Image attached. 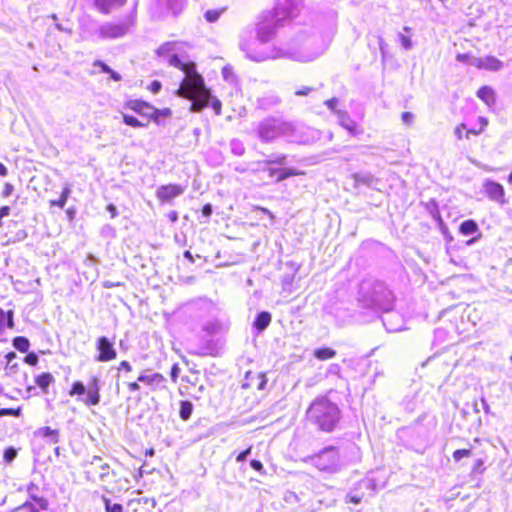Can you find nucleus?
Segmentation results:
<instances>
[{"mask_svg": "<svg viewBox=\"0 0 512 512\" xmlns=\"http://www.w3.org/2000/svg\"><path fill=\"white\" fill-rule=\"evenodd\" d=\"M193 412V404L190 401H181L180 403V417L182 420L187 421Z\"/></svg>", "mask_w": 512, "mask_h": 512, "instance_id": "obj_30", "label": "nucleus"}, {"mask_svg": "<svg viewBox=\"0 0 512 512\" xmlns=\"http://www.w3.org/2000/svg\"><path fill=\"white\" fill-rule=\"evenodd\" d=\"M66 203H67V201L61 197L58 200L50 201L51 206H58L61 209H63L65 207Z\"/></svg>", "mask_w": 512, "mask_h": 512, "instance_id": "obj_58", "label": "nucleus"}, {"mask_svg": "<svg viewBox=\"0 0 512 512\" xmlns=\"http://www.w3.org/2000/svg\"><path fill=\"white\" fill-rule=\"evenodd\" d=\"M123 122L126 125H129V126L134 127V128L144 127V126L147 125V124H144L141 121H139L134 116L127 115V114H123Z\"/></svg>", "mask_w": 512, "mask_h": 512, "instance_id": "obj_34", "label": "nucleus"}, {"mask_svg": "<svg viewBox=\"0 0 512 512\" xmlns=\"http://www.w3.org/2000/svg\"><path fill=\"white\" fill-rule=\"evenodd\" d=\"M126 0H95V6L103 13H109L115 6H121Z\"/></svg>", "mask_w": 512, "mask_h": 512, "instance_id": "obj_20", "label": "nucleus"}, {"mask_svg": "<svg viewBox=\"0 0 512 512\" xmlns=\"http://www.w3.org/2000/svg\"><path fill=\"white\" fill-rule=\"evenodd\" d=\"M312 464L321 471H335L340 465L338 450L329 446L311 457Z\"/></svg>", "mask_w": 512, "mask_h": 512, "instance_id": "obj_6", "label": "nucleus"}, {"mask_svg": "<svg viewBox=\"0 0 512 512\" xmlns=\"http://www.w3.org/2000/svg\"><path fill=\"white\" fill-rule=\"evenodd\" d=\"M285 160H286V156L280 155V156L275 157L274 159L266 161V163H275V164L283 165V164H285Z\"/></svg>", "mask_w": 512, "mask_h": 512, "instance_id": "obj_59", "label": "nucleus"}, {"mask_svg": "<svg viewBox=\"0 0 512 512\" xmlns=\"http://www.w3.org/2000/svg\"><path fill=\"white\" fill-rule=\"evenodd\" d=\"M35 435L47 439V441L52 444L59 442V431L47 426L37 429Z\"/></svg>", "mask_w": 512, "mask_h": 512, "instance_id": "obj_18", "label": "nucleus"}, {"mask_svg": "<svg viewBox=\"0 0 512 512\" xmlns=\"http://www.w3.org/2000/svg\"><path fill=\"white\" fill-rule=\"evenodd\" d=\"M394 315L391 314V313H388L384 318H383V324L386 326L387 330L388 331H391V332H395V331H399L401 330V328H397V327H389L388 326V322L390 321V318H392Z\"/></svg>", "mask_w": 512, "mask_h": 512, "instance_id": "obj_51", "label": "nucleus"}, {"mask_svg": "<svg viewBox=\"0 0 512 512\" xmlns=\"http://www.w3.org/2000/svg\"><path fill=\"white\" fill-rule=\"evenodd\" d=\"M93 65L95 67H100L102 72L109 73L111 71V68L107 64H105L99 60L95 61Z\"/></svg>", "mask_w": 512, "mask_h": 512, "instance_id": "obj_55", "label": "nucleus"}, {"mask_svg": "<svg viewBox=\"0 0 512 512\" xmlns=\"http://www.w3.org/2000/svg\"><path fill=\"white\" fill-rule=\"evenodd\" d=\"M181 372V369L179 367V365L177 363H175L172 368H171V373H170V377H171V380L176 383L177 382V379L179 377V374Z\"/></svg>", "mask_w": 512, "mask_h": 512, "instance_id": "obj_46", "label": "nucleus"}, {"mask_svg": "<svg viewBox=\"0 0 512 512\" xmlns=\"http://www.w3.org/2000/svg\"><path fill=\"white\" fill-rule=\"evenodd\" d=\"M338 103H339V100L337 98H331L327 101H325V105L331 110L333 111L336 115H337V111H339L337 109V106H338Z\"/></svg>", "mask_w": 512, "mask_h": 512, "instance_id": "obj_45", "label": "nucleus"}, {"mask_svg": "<svg viewBox=\"0 0 512 512\" xmlns=\"http://www.w3.org/2000/svg\"><path fill=\"white\" fill-rule=\"evenodd\" d=\"M138 381L150 386L152 389H157L165 387L166 378L160 373H144L138 377Z\"/></svg>", "mask_w": 512, "mask_h": 512, "instance_id": "obj_16", "label": "nucleus"}, {"mask_svg": "<svg viewBox=\"0 0 512 512\" xmlns=\"http://www.w3.org/2000/svg\"><path fill=\"white\" fill-rule=\"evenodd\" d=\"M313 355L318 360L324 361L334 358L336 356V351L332 348L323 347L315 349Z\"/></svg>", "mask_w": 512, "mask_h": 512, "instance_id": "obj_24", "label": "nucleus"}, {"mask_svg": "<svg viewBox=\"0 0 512 512\" xmlns=\"http://www.w3.org/2000/svg\"><path fill=\"white\" fill-rule=\"evenodd\" d=\"M295 127L281 119L266 118L259 122L257 135L262 142H273L279 137H286L289 141H297L294 137Z\"/></svg>", "mask_w": 512, "mask_h": 512, "instance_id": "obj_4", "label": "nucleus"}, {"mask_svg": "<svg viewBox=\"0 0 512 512\" xmlns=\"http://www.w3.org/2000/svg\"><path fill=\"white\" fill-rule=\"evenodd\" d=\"M35 381L43 392H47V388L52 382H54V378L50 373H42L36 377Z\"/></svg>", "mask_w": 512, "mask_h": 512, "instance_id": "obj_26", "label": "nucleus"}, {"mask_svg": "<svg viewBox=\"0 0 512 512\" xmlns=\"http://www.w3.org/2000/svg\"><path fill=\"white\" fill-rule=\"evenodd\" d=\"M86 393V387L80 381H76L73 383L72 388L69 392L70 396L74 395H84Z\"/></svg>", "mask_w": 512, "mask_h": 512, "instance_id": "obj_35", "label": "nucleus"}, {"mask_svg": "<svg viewBox=\"0 0 512 512\" xmlns=\"http://www.w3.org/2000/svg\"><path fill=\"white\" fill-rule=\"evenodd\" d=\"M128 107L136 113L148 118H156L160 113L158 109L140 100L129 101Z\"/></svg>", "mask_w": 512, "mask_h": 512, "instance_id": "obj_13", "label": "nucleus"}, {"mask_svg": "<svg viewBox=\"0 0 512 512\" xmlns=\"http://www.w3.org/2000/svg\"><path fill=\"white\" fill-rule=\"evenodd\" d=\"M18 509L19 510H26L27 512H39L31 503H28V502L23 504Z\"/></svg>", "mask_w": 512, "mask_h": 512, "instance_id": "obj_60", "label": "nucleus"}, {"mask_svg": "<svg viewBox=\"0 0 512 512\" xmlns=\"http://www.w3.org/2000/svg\"><path fill=\"white\" fill-rule=\"evenodd\" d=\"M293 281H294V274H288V275H285V276L282 278V285H283L284 289H286V290H290V289H291V286H292Z\"/></svg>", "mask_w": 512, "mask_h": 512, "instance_id": "obj_44", "label": "nucleus"}, {"mask_svg": "<svg viewBox=\"0 0 512 512\" xmlns=\"http://www.w3.org/2000/svg\"><path fill=\"white\" fill-rule=\"evenodd\" d=\"M280 103V98L276 95H271L262 99V106L277 105Z\"/></svg>", "mask_w": 512, "mask_h": 512, "instance_id": "obj_40", "label": "nucleus"}, {"mask_svg": "<svg viewBox=\"0 0 512 512\" xmlns=\"http://www.w3.org/2000/svg\"><path fill=\"white\" fill-rule=\"evenodd\" d=\"M230 148H231V152L236 155V156H242L244 153H245V146L244 144L238 140V139H233L231 140L230 142Z\"/></svg>", "mask_w": 512, "mask_h": 512, "instance_id": "obj_32", "label": "nucleus"}, {"mask_svg": "<svg viewBox=\"0 0 512 512\" xmlns=\"http://www.w3.org/2000/svg\"><path fill=\"white\" fill-rule=\"evenodd\" d=\"M279 21L276 20V18H273L271 21L261 22L257 26V40L256 41H247L245 39H242L240 42V45L242 42H245L249 45L250 49L254 52L263 53L262 51H258L255 47L257 43L264 44L269 41H271L275 34L276 30L279 27Z\"/></svg>", "mask_w": 512, "mask_h": 512, "instance_id": "obj_7", "label": "nucleus"}, {"mask_svg": "<svg viewBox=\"0 0 512 512\" xmlns=\"http://www.w3.org/2000/svg\"><path fill=\"white\" fill-rule=\"evenodd\" d=\"M1 314L6 318L7 320V326L9 328H12L14 323H13V312L12 311H8L5 315H4V312L1 311Z\"/></svg>", "mask_w": 512, "mask_h": 512, "instance_id": "obj_57", "label": "nucleus"}, {"mask_svg": "<svg viewBox=\"0 0 512 512\" xmlns=\"http://www.w3.org/2000/svg\"><path fill=\"white\" fill-rule=\"evenodd\" d=\"M224 9H212V10H207L205 12V19L210 22V23H214L216 22L219 17L221 16V14L223 13Z\"/></svg>", "mask_w": 512, "mask_h": 512, "instance_id": "obj_33", "label": "nucleus"}, {"mask_svg": "<svg viewBox=\"0 0 512 512\" xmlns=\"http://www.w3.org/2000/svg\"><path fill=\"white\" fill-rule=\"evenodd\" d=\"M13 346L20 352H27L30 342L26 337L18 336L13 339Z\"/></svg>", "mask_w": 512, "mask_h": 512, "instance_id": "obj_31", "label": "nucleus"}, {"mask_svg": "<svg viewBox=\"0 0 512 512\" xmlns=\"http://www.w3.org/2000/svg\"><path fill=\"white\" fill-rule=\"evenodd\" d=\"M325 49L326 46L320 41L319 37L309 36L306 33L297 34L287 46L277 48L273 54L254 52L247 43L242 42L241 44V50L245 52L249 59L256 62L278 57L309 62L323 54Z\"/></svg>", "mask_w": 512, "mask_h": 512, "instance_id": "obj_2", "label": "nucleus"}, {"mask_svg": "<svg viewBox=\"0 0 512 512\" xmlns=\"http://www.w3.org/2000/svg\"><path fill=\"white\" fill-rule=\"evenodd\" d=\"M252 447L247 448L245 451L241 452L237 457V462L244 461L251 453Z\"/></svg>", "mask_w": 512, "mask_h": 512, "instance_id": "obj_54", "label": "nucleus"}, {"mask_svg": "<svg viewBox=\"0 0 512 512\" xmlns=\"http://www.w3.org/2000/svg\"><path fill=\"white\" fill-rule=\"evenodd\" d=\"M377 292H381L385 299H389L391 297L390 291L386 290V288L382 284H377L376 286Z\"/></svg>", "mask_w": 512, "mask_h": 512, "instance_id": "obj_56", "label": "nucleus"}, {"mask_svg": "<svg viewBox=\"0 0 512 512\" xmlns=\"http://www.w3.org/2000/svg\"><path fill=\"white\" fill-rule=\"evenodd\" d=\"M103 501L107 512H123V507L121 504H112L108 498H104Z\"/></svg>", "mask_w": 512, "mask_h": 512, "instance_id": "obj_36", "label": "nucleus"}, {"mask_svg": "<svg viewBox=\"0 0 512 512\" xmlns=\"http://www.w3.org/2000/svg\"><path fill=\"white\" fill-rule=\"evenodd\" d=\"M472 56L467 53H459L456 55V60L462 63H469L471 65Z\"/></svg>", "mask_w": 512, "mask_h": 512, "instance_id": "obj_48", "label": "nucleus"}, {"mask_svg": "<svg viewBox=\"0 0 512 512\" xmlns=\"http://www.w3.org/2000/svg\"><path fill=\"white\" fill-rule=\"evenodd\" d=\"M25 362L34 366L38 363V356L35 353H29L25 356Z\"/></svg>", "mask_w": 512, "mask_h": 512, "instance_id": "obj_49", "label": "nucleus"}, {"mask_svg": "<svg viewBox=\"0 0 512 512\" xmlns=\"http://www.w3.org/2000/svg\"><path fill=\"white\" fill-rule=\"evenodd\" d=\"M484 189L491 200L504 203V188L502 185L497 182L487 181L484 184Z\"/></svg>", "mask_w": 512, "mask_h": 512, "instance_id": "obj_15", "label": "nucleus"}, {"mask_svg": "<svg viewBox=\"0 0 512 512\" xmlns=\"http://www.w3.org/2000/svg\"><path fill=\"white\" fill-rule=\"evenodd\" d=\"M401 119L404 124L411 125L414 121V114L411 112H403Z\"/></svg>", "mask_w": 512, "mask_h": 512, "instance_id": "obj_47", "label": "nucleus"}, {"mask_svg": "<svg viewBox=\"0 0 512 512\" xmlns=\"http://www.w3.org/2000/svg\"><path fill=\"white\" fill-rule=\"evenodd\" d=\"M477 96L488 106H492L495 104L496 98H495V92L494 90L489 86H482L477 91Z\"/></svg>", "mask_w": 512, "mask_h": 512, "instance_id": "obj_19", "label": "nucleus"}, {"mask_svg": "<svg viewBox=\"0 0 512 512\" xmlns=\"http://www.w3.org/2000/svg\"><path fill=\"white\" fill-rule=\"evenodd\" d=\"M38 487L34 483H30L27 487V492L31 499H33L40 509H47L48 502L46 499L37 496Z\"/></svg>", "mask_w": 512, "mask_h": 512, "instance_id": "obj_21", "label": "nucleus"}, {"mask_svg": "<svg viewBox=\"0 0 512 512\" xmlns=\"http://www.w3.org/2000/svg\"><path fill=\"white\" fill-rule=\"evenodd\" d=\"M72 190H71V187L70 185L66 184L63 188V191L61 193V198L65 199L66 201L68 200L70 194H71Z\"/></svg>", "mask_w": 512, "mask_h": 512, "instance_id": "obj_61", "label": "nucleus"}, {"mask_svg": "<svg viewBox=\"0 0 512 512\" xmlns=\"http://www.w3.org/2000/svg\"><path fill=\"white\" fill-rule=\"evenodd\" d=\"M134 21L129 18L119 23H104L100 26L98 34L103 39H116L126 35L133 26Z\"/></svg>", "mask_w": 512, "mask_h": 512, "instance_id": "obj_8", "label": "nucleus"}, {"mask_svg": "<svg viewBox=\"0 0 512 512\" xmlns=\"http://www.w3.org/2000/svg\"><path fill=\"white\" fill-rule=\"evenodd\" d=\"M271 314L269 312H261L257 315L254 321V327L259 331L265 330L271 322Z\"/></svg>", "mask_w": 512, "mask_h": 512, "instance_id": "obj_22", "label": "nucleus"}, {"mask_svg": "<svg viewBox=\"0 0 512 512\" xmlns=\"http://www.w3.org/2000/svg\"><path fill=\"white\" fill-rule=\"evenodd\" d=\"M222 76H223V78H224L226 81H228V82H230V83H232V82H234V81H235V75H234V73H233V70H232V67H231V66H225V67H223V69H222Z\"/></svg>", "mask_w": 512, "mask_h": 512, "instance_id": "obj_38", "label": "nucleus"}, {"mask_svg": "<svg viewBox=\"0 0 512 512\" xmlns=\"http://www.w3.org/2000/svg\"><path fill=\"white\" fill-rule=\"evenodd\" d=\"M340 366L338 364H331L329 366V370L328 372L331 373V374H335V375H339L340 374Z\"/></svg>", "mask_w": 512, "mask_h": 512, "instance_id": "obj_64", "label": "nucleus"}, {"mask_svg": "<svg viewBox=\"0 0 512 512\" xmlns=\"http://www.w3.org/2000/svg\"><path fill=\"white\" fill-rule=\"evenodd\" d=\"M161 83L157 80H154L151 82V84L148 86V89L153 93L157 94L161 90Z\"/></svg>", "mask_w": 512, "mask_h": 512, "instance_id": "obj_52", "label": "nucleus"}, {"mask_svg": "<svg viewBox=\"0 0 512 512\" xmlns=\"http://www.w3.org/2000/svg\"><path fill=\"white\" fill-rule=\"evenodd\" d=\"M185 188L177 184L162 185L157 189L156 196L160 201H170L181 194H183Z\"/></svg>", "mask_w": 512, "mask_h": 512, "instance_id": "obj_12", "label": "nucleus"}, {"mask_svg": "<svg viewBox=\"0 0 512 512\" xmlns=\"http://www.w3.org/2000/svg\"><path fill=\"white\" fill-rule=\"evenodd\" d=\"M17 456V450L13 447H9L4 451V460L7 463H11Z\"/></svg>", "mask_w": 512, "mask_h": 512, "instance_id": "obj_39", "label": "nucleus"}, {"mask_svg": "<svg viewBox=\"0 0 512 512\" xmlns=\"http://www.w3.org/2000/svg\"><path fill=\"white\" fill-rule=\"evenodd\" d=\"M337 117L341 126L348 130L350 134L356 135L358 133L357 124L345 111H337Z\"/></svg>", "mask_w": 512, "mask_h": 512, "instance_id": "obj_17", "label": "nucleus"}, {"mask_svg": "<svg viewBox=\"0 0 512 512\" xmlns=\"http://www.w3.org/2000/svg\"><path fill=\"white\" fill-rule=\"evenodd\" d=\"M87 398L85 403L89 406H95L100 402V385L97 377H92L86 390Z\"/></svg>", "mask_w": 512, "mask_h": 512, "instance_id": "obj_14", "label": "nucleus"}, {"mask_svg": "<svg viewBox=\"0 0 512 512\" xmlns=\"http://www.w3.org/2000/svg\"><path fill=\"white\" fill-rule=\"evenodd\" d=\"M399 40L401 42V45L402 47L405 49V50H410L413 46L412 44V41L409 37L403 35V34H399Z\"/></svg>", "mask_w": 512, "mask_h": 512, "instance_id": "obj_42", "label": "nucleus"}, {"mask_svg": "<svg viewBox=\"0 0 512 512\" xmlns=\"http://www.w3.org/2000/svg\"><path fill=\"white\" fill-rule=\"evenodd\" d=\"M363 498V495H359V494H356L354 493L353 491H351L347 496H346V501L347 502H351V503H354V504H359L361 502Z\"/></svg>", "mask_w": 512, "mask_h": 512, "instance_id": "obj_43", "label": "nucleus"}, {"mask_svg": "<svg viewBox=\"0 0 512 512\" xmlns=\"http://www.w3.org/2000/svg\"><path fill=\"white\" fill-rule=\"evenodd\" d=\"M460 233L465 236L474 235L479 232V227L474 220H465L460 224Z\"/></svg>", "mask_w": 512, "mask_h": 512, "instance_id": "obj_23", "label": "nucleus"}, {"mask_svg": "<svg viewBox=\"0 0 512 512\" xmlns=\"http://www.w3.org/2000/svg\"><path fill=\"white\" fill-rule=\"evenodd\" d=\"M471 65L491 72H498L504 68V63L495 56L472 58Z\"/></svg>", "mask_w": 512, "mask_h": 512, "instance_id": "obj_11", "label": "nucleus"}, {"mask_svg": "<svg viewBox=\"0 0 512 512\" xmlns=\"http://www.w3.org/2000/svg\"><path fill=\"white\" fill-rule=\"evenodd\" d=\"M182 47L183 44L180 42H166L157 49L156 53L170 66L183 72L184 78L176 94L191 101V111L200 112L209 104L211 95L203 77L196 71V65L191 61H185L181 56Z\"/></svg>", "mask_w": 512, "mask_h": 512, "instance_id": "obj_1", "label": "nucleus"}, {"mask_svg": "<svg viewBox=\"0 0 512 512\" xmlns=\"http://www.w3.org/2000/svg\"><path fill=\"white\" fill-rule=\"evenodd\" d=\"M160 5H166L167 8L174 14H178L183 6L184 0H159Z\"/></svg>", "mask_w": 512, "mask_h": 512, "instance_id": "obj_25", "label": "nucleus"}, {"mask_svg": "<svg viewBox=\"0 0 512 512\" xmlns=\"http://www.w3.org/2000/svg\"><path fill=\"white\" fill-rule=\"evenodd\" d=\"M312 91L311 87H303L295 92L298 96H306Z\"/></svg>", "mask_w": 512, "mask_h": 512, "instance_id": "obj_62", "label": "nucleus"}, {"mask_svg": "<svg viewBox=\"0 0 512 512\" xmlns=\"http://www.w3.org/2000/svg\"><path fill=\"white\" fill-rule=\"evenodd\" d=\"M20 414H21V410H20V408H17V409H13V408H2V409H0V416L9 415V416H15V417H18V416H20Z\"/></svg>", "mask_w": 512, "mask_h": 512, "instance_id": "obj_41", "label": "nucleus"}, {"mask_svg": "<svg viewBox=\"0 0 512 512\" xmlns=\"http://www.w3.org/2000/svg\"><path fill=\"white\" fill-rule=\"evenodd\" d=\"M307 419L320 430L330 432L334 429L340 418V411L336 404L326 397L316 398L307 410Z\"/></svg>", "mask_w": 512, "mask_h": 512, "instance_id": "obj_3", "label": "nucleus"}, {"mask_svg": "<svg viewBox=\"0 0 512 512\" xmlns=\"http://www.w3.org/2000/svg\"><path fill=\"white\" fill-rule=\"evenodd\" d=\"M466 129V126L465 124L461 123L459 124L455 130H454V134L455 136L457 137L458 140H461L463 137H465V134H463V131Z\"/></svg>", "mask_w": 512, "mask_h": 512, "instance_id": "obj_50", "label": "nucleus"}, {"mask_svg": "<svg viewBox=\"0 0 512 512\" xmlns=\"http://www.w3.org/2000/svg\"><path fill=\"white\" fill-rule=\"evenodd\" d=\"M250 466H251L254 470H256V471H258V472H260V473H263V472H264V466H263V464H262L259 460H251V461H250Z\"/></svg>", "mask_w": 512, "mask_h": 512, "instance_id": "obj_53", "label": "nucleus"}, {"mask_svg": "<svg viewBox=\"0 0 512 512\" xmlns=\"http://www.w3.org/2000/svg\"><path fill=\"white\" fill-rule=\"evenodd\" d=\"M270 176H273L275 174H278L277 176V182L283 181L284 179L298 175L299 173L296 172L294 169H269Z\"/></svg>", "mask_w": 512, "mask_h": 512, "instance_id": "obj_27", "label": "nucleus"}, {"mask_svg": "<svg viewBox=\"0 0 512 512\" xmlns=\"http://www.w3.org/2000/svg\"><path fill=\"white\" fill-rule=\"evenodd\" d=\"M96 349L99 352L96 360L100 362H108L116 358L117 353L113 343L107 337H99L96 342Z\"/></svg>", "mask_w": 512, "mask_h": 512, "instance_id": "obj_10", "label": "nucleus"}, {"mask_svg": "<svg viewBox=\"0 0 512 512\" xmlns=\"http://www.w3.org/2000/svg\"><path fill=\"white\" fill-rule=\"evenodd\" d=\"M355 182L357 184H363L366 186H373L376 182V179L372 174L369 173H358L354 175Z\"/></svg>", "mask_w": 512, "mask_h": 512, "instance_id": "obj_28", "label": "nucleus"}, {"mask_svg": "<svg viewBox=\"0 0 512 512\" xmlns=\"http://www.w3.org/2000/svg\"><path fill=\"white\" fill-rule=\"evenodd\" d=\"M300 0H277L274 7V18L281 22L296 16L300 11Z\"/></svg>", "mask_w": 512, "mask_h": 512, "instance_id": "obj_9", "label": "nucleus"}, {"mask_svg": "<svg viewBox=\"0 0 512 512\" xmlns=\"http://www.w3.org/2000/svg\"><path fill=\"white\" fill-rule=\"evenodd\" d=\"M191 353L198 356L214 355L215 347L213 346L212 341H207L205 345L198 347L195 351Z\"/></svg>", "mask_w": 512, "mask_h": 512, "instance_id": "obj_29", "label": "nucleus"}, {"mask_svg": "<svg viewBox=\"0 0 512 512\" xmlns=\"http://www.w3.org/2000/svg\"><path fill=\"white\" fill-rule=\"evenodd\" d=\"M101 472H100V478L104 479L109 474V465L108 464H102L100 466Z\"/></svg>", "mask_w": 512, "mask_h": 512, "instance_id": "obj_63", "label": "nucleus"}, {"mask_svg": "<svg viewBox=\"0 0 512 512\" xmlns=\"http://www.w3.org/2000/svg\"><path fill=\"white\" fill-rule=\"evenodd\" d=\"M193 316L200 325L201 331L207 336L220 334L227 329V324L217 317L216 309L210 304L199 307Z\"/></svg>", "mask_w": 512, "mask_h": 512, "instance_id": "obj_5", "label": "nucleus"}, {"mask_svg": "<svg viewBox=\"0 0 512 512\" xmlns=\"http://www.w3.org/2000/svg\"><path fill=\"white\" fill-rule=\"evenodd\" d=\"M472 455L471 449H458L453 452V459L458 462L464 457H470Z\"/></svg>", "mask_w": 512, "mask_h": 512, "instance_id": "obj_37", "label": "nucleus"}]
</instances>
